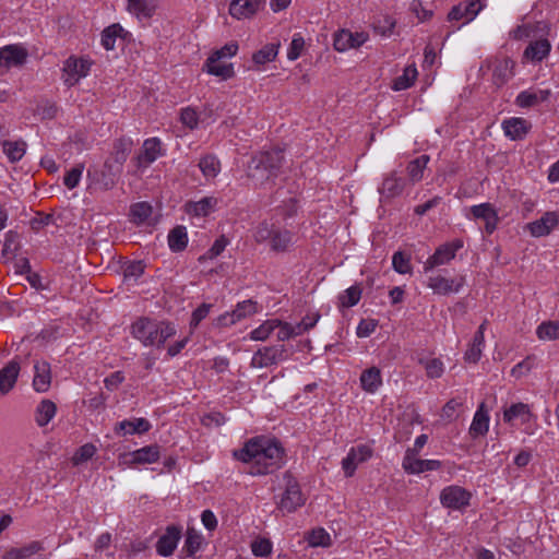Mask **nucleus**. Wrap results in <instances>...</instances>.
I'll return each instance as SVG.
<instances>
[{
    "label": "nucleus",
    "instance_id": "nucleus-32",
    "mask_svg": "<svg viewBox=\"0 0 559 559\" xmlns=\"http://www.w3.org/2000/svg\"><path fill=\"white\" fill-rule=\"evenodd\" d=\"M381 383V372L377 367H371L362 371L360 376V384L366 392L374 393Z\"/></svg>",
    "mask_w": 559,
    "mask_h": 559
},
{
    "label": "nucleus",
    "instance_id": "nucleus-48",
    "mask_svg": "<svg viewBox=\"0 0 559 559\" xmlns=\"http://www.w3.org/2000/svg\"><path fill=\"white\" fill-rule=\"evenodd\" d=\"M238 51V44L236 41H230L224 45L222 48L215 50L210 56V63L218 62L219 60H223L224 58H230L235 56Z\"/></svg>",
    "mask_w": 559,
    "mask_h": 559
},
{
    "label": "nucleus",
    "instance_id": "nucleus-38",
    "mask_svg": "<svg viewBox=\"0 0 559 559\" xmlns=\"http://www.w3.org/2000/svg\"><path fill=\"white\" fill-rule=\"evenodd\" d=\"M417 74H418V72L414 64L406 67L404 69L403 74L394 79L392 88L394 91L407 90L408 87H411L414 84V82L417 78Z\"/></svg>",
    "mask_w": 559,
    "mask_h": 559
},
{
    "label": "nucleus",
    "instance_id": "nucleus-55",
    "mask_svg": "<svg viewBox=\"0 0 559 559\" xmlns=\"http://www.w3.org/2000/svg\"><path fill=\"white\" fill-rule=\"evenodd\" d=\"M276 227L269 225L266 222L260 223L254 230V239L258 242L270 241Z\"/></svg>",
    "mask_w": 559,
    "mask_h": 559
},
{
    "label": "nucleus",
    "instance_id": "nucleus-24",
    "mask_svg": "<svg viewBox=\"0 0 559 559\" xmlns=\"http://www.w3.org/2000/svg\"><path fill=\"white\" fill-rule=\"evenodd\" d=\"M260 10L253 0H233L229 4V14L237 19H250Z\"/></svg>",
    "mask_w": 559,
    "mask_h": 559
},
{
    "label": "nucleus",
    "instance_id": "nucleus-51",
    "mask_svg": "<svg viewBox=\"0 0 559 559\" xmlns=\"http://www.w3.org/2000/svg\"><path fill=\"white\" fill-rule=\"evenodd\" d=\"M392 265L395 272L399 274H407L411 272V262L407 254L402 251H397L392 257Z\"/></svg>",
    "mask_w": 559,
    "mask_h": 559
},
{
    "label": "nucleus",
    "instance_id": "nucleus-16",
    "mask_svg": "<svg viewBox=\"0 0 559 559\" xmlns=\"http://www.w3.org/2000/svg\"><path fill=\"white\" fill-rule=\"evenodd\" d=\"M473 216L477 219L485 222V229L487 234H492L498 225L499 217L497 211L490 203H481L471 207Z\"/></svg>",
    "mask_w": 559,
    "mask_h": 559
},
{
    "label": "nucleus",
    "instance_id": "nucleus-50",
    "mask_svg": "<svg viewBox=\"0 0 559 559\" xmlns=\"http://www.w3.org/2000/svg\"><path fill=\"white\" fill-rule=\"evenodd\" d=\"M309 545L312 547H326L331 544L330 534L323 528L312 530L308 537Z\"/></svg>",
    "mask_w": 559,
    "mask_h": 559
},
{
    "label": "nucleus",
    "instance_id": "nucleus-1",
    "mask_svg": "<svg viewBox=\"0 0 559 559\" xmlns=\"http://www.w3.org/2000/svg\"><path fill=\"white\" fill-rule=\"evenodd\" d=\"M284 454L281 442L264 436L249 439L241 449L233 452L236 460L251 463L249 474L253 476L267 475L280 469L285 463Z\"/></svg>",
    "mask_w": 559,
    "mask_h": 559
},
{
    "label": "nucleus",
    "instance_id": "nucleus-52",
    "mask_svg": "<svg viewBox=\"0 0 559 559\" xmlns=\"http://www.w3.org/2000/svg\"><path fill=\"white\" fill-rule=\"evenodd\" d=\"M84 170V164H78L71 168L63 178V183L68 189H74L78 187L81 176Z\"/></svg>",
    "mask_w": 559,
    "mask_h": 559
},
{
    "label": "nucleus",
    "instance_id": "nucleus-61",
    "mask_svg": "<svg viewBox=\"0 0 559 559\" xmlns=\"http://www.w3.org/2000/svg\"><path fill=\"white\" fill-rule=\"evenodd\" d=\"M515 103L521 108H530V107L536 106L538 104L535 92H532V91L521 92L518 95Z\"/></svg>",
    "mask_w": 559,
    "mask_h": 559
},
{
    "label": "nucleus",
    "instance_id": "nucleus-13",
    "mask_svg": "<svg viewBox=\"0 0 559 559\" xmlns=\"http://www.w3.org/2000/svg\"><path fill=\"white\" fill-rule=\"evenodd\" d=\"M162 155H164V153L162 151L160 140L158 138L146 139L140 154L135 157L136 166L139 168L147 167Z\"/></svg>",
    "mask_w": 559,
    "mask_h": 559
},
{
    "label": "nucleus",
    "instance_id": "nucleus-8",
    "mask_svg": "<svg viewBox=\"0 0 559 559\" xmlns=\"http://www.w3.org/2000/svg\"><path fill=\"white\" fill-rule=\"evenodd\" d=\"M471 498V492L460 486L445 487L440 495L442 506L453 510H461L469 506Z\"/></svg>",
    "mask_w": 559,
    "mask_h": 559
},
{
    "label": "nucleus",
    "instance_id": "nucleus-63",
    "mask_svg": "<svg viewBox=\"0 0 559 559\" xmlns=\"http://www.w3.org/2000/svg\"><path fill=\"white\" fill-rule=\"evenodd\" d=\"M180 120L185 126H187L190 129L197 128L199 122L197 111L189 107L181 110Z\"/></svg>",
    "mask_w": 559,
    "mask_h": 559
},
{
    "label": "nucleus",
    "instance_id": "nucleus-4",
    "mask_svg": "<svg viewBox=\"0 0 559 559\" xmlns=\"http://www.w3.org/2000/svg\"><path fill=\"white\" fill-rule=\"evenodd\" d=\"M285 359H287L285 345L264 346L254 353L250 366L252 368H267Z\"/></svg>",
    "mask_w": 559,
    "mask_h": 559
},
{
    "label": "nucleus",
    "instance_id": "nucleus-5",
    "mask_svg": "<svg viewBox=\"0 0 559 559\" xmlns=\"http://www.w3.org/2000/svg\"><path fill=\"white\" fill-rule=\"evenodd\" d=\"M91 63L83 58H76L75 56L69 57L62 68V79L67 86L75 85L81 78H85L88 74Z\"/></svg>",
    "mask_w": 559,
    "mask_h": 559
},
{
    "label": "nucleus",
    "instance_id": "nucleus-60",
    "mask_svg": "<svg viewBox=\"0 0 559 559\" xmlns=\"http://www.w3.org/2000/svg\"><path fill=\"white\" fill-rule=\"evenodd\" d=\"M305 46V40L300 35H295L287 51V58L292 61L298 59Z\"/></svg>",
    "mask_w": 559,
    "mask_h": 559
},
{
    "label": "nucleus",
    "instance_id": "nucleus-34",
    "mask_svg": "<svg viewBox=\"0 0 559 559\" xmlns=\"http://www.w3.org/2000/svg\"><path fill=\"white\" fill-rule=\"evenodd\" d=\"M203 70L211 75L221 78L222 80H228L235 75L233 63H226L222 60L210 63V57L206 59Z\"/></svg>",
    "mask_w": 559,
    "mask_h": 559
},
{
    "label": "nucleus",
    "instance_id": "nucleus-33",
    "mask_svg": "<svg viewBox=\"0 0 559 559\" xmlns=\"http://www.w3.org/2000/svg\"><path fill=\"white\" fill-rule=\"evenodd\" d=\"M280 46V41L264 45L261 49L252 55L253 63L257 66H264L275 60L278 55Z\"/></svg>",
    "mask_w": 559,
    "mask_h": 559
},
{
    "label": "nucleus",
    "instance_id": "nucleus-64",
    "mask_svg": "<svg viewBox=\"0 0 559 559\" xmlns=\"http://www.w3.org/2000/svg\"><path fill=\"white\" fill-rule=\"evenodd\" d=\"M320 317L321 316L319 312H313L305 316L302 320L296 324L299 333L302 334L304 332H307L310 329H312L319 321Z\"/></svg>",
    "mask_w": 559,
    "mask_h": 559
},
{
    "label": "nucleus",
    "instance_id": "nucleus-42",
    "mask_svg": "<svg viewBox=\"0 0 559 559\" xmlns=\"http://www.w3.org/2000/svg\"><path fill=\"white\" fill-rule=\"evenodd\" d=\"M428 162V155H421L409 162L407 165V174L412 181L417 182L423 178V173Z\"/></svg>",
    "mask_w": 559,
    "mask_h": 559
},
{
    "label": "nucleus",
    "instance_id": "nucleus-39",
    "mask_svg": "<svg viewBox=\"0 0 559 559\" xmlns=\"http://www.w3.org/2000/svg\"><path fill=\"white\" fill-rule=\"evenodd\" d=\"M145 270V264L143 261H124L121 264V272L124 281H136L140 278Z\"/></svg>",
    "mask_w": 559,
    "mask_h": 559
},
{
    "label": "nucleus",
    "instance_id": "nucleus-15",
    "mask_svg": "<svg viewBox=\"0 0 559 559\" xmlns=\"http://www.w3.org/2000/svg\"><path fill=\"white\" fill-rule=\"evenodd\" d=\"M465 278L463 276L456 278H445L443 276H430L428 280V287H430L436 294L448 295L451 293H457L464 285Z\"/></svg>",
    "mask_w": 559,
    "mask_h": 559
},
{
    "label": "nucleus",
    "instance_id": "nucleus-2",
    "mask_svg": "<svg viewBox=\"0 0 559 559\" xmlns=\"http://www.w3.org/2000/svg\"><path fill=\"white\" fill-rule=\"evenodd\" d=\"M131 334L144 346L160 348L165 342L176 334V328L167 321H157L141 317L131 325Z\"/></svg>",
    "mask_w": 559,
    "mask_h": 559
},
{
    "label": "nucleus",
    "instance_id": "nucleus-20",
    "mask_svg": "<svg viewBox=\"0 0 559 559\" xmlns=\"http://www.w3.org/2000/svg\"><path fill=\"white\" fill-rule=\"evenodd\" d=\"M504 134L513 141L522 140L530 131L531 123L523 118H510L502 122Z\"/></svg>",
    "mask_w": 559,
    "mask_h": 559
},
{
    "label": "nucleus",
    "instance_id": "nucleus-10",
    "mask_svg": "<svg viewBox=\"0 0 559 559\" xmlns=\"http://www.w3.org/2000/svg\"><path fill=\"white\" fill-rule=\"evenodd\" d=\"M181 538V527L177 525H169L166 527L165 533L158 538L156 543V551L159 556L169 557L177 548L178 542Z\"/></svg>",
    "mask_w": 559,
    "mask_h": 559
},
{
    "label": "nucleus",
    "instance_id": "nucleus-45",
    "mask_svg": "<svg viewBox=\"0 0 559 559\" xmlns=\"http://www.w3.org/2000/svg\"><path fill=\"white\" fill-rule=\"evenodd\" d=\"M536 334L540 340H559V322H543L540 325H538Z\"/></svg>",
    "mask_w": 559,
    "mask_h": 559
},
{
    "label": "nucleus",
    "instance_id": "nucleus-58",
    "mask_svg": "<svg viewBox=\"0 0 559 559\" xmlns=\"http://www.w3.org/2000/svg\"><path fill=\"white\" fill-rule=\"evenodd\" d=\"M278 329V332H277V340L278 341H286V340H289L294 336H298L300 335L298 329H297V325H292L290 323H287V322H282L281 321V324L277 326Z\"/></svg>",
    "mask_w": 559,
    "mask_h": 559
},
{
    "label": "nucleus",
    "instance_id": "nucleus-49",
    "mask_svg": "<svg viewBox=\"0 0 559 559\" xmlns=\"http://www.w3.org/2000/svg\"><path fill=\"white\" fill-rule=\"evenodd\" d=\"M97 449L93 443H85L81 445L72 457V462L74 465H80L88 460H91L96 453Z\"/></svg>",
    "mask_w": 559,
    "mask_h": 559
},
{
    "label": "nucleus",
    "instance_id": "nucleus-28",
    "mask_svg": "<svg viewBox=\"0 0 559 559\" xmlns=\"http://www.w3.org/2000/svg\"><path fill=\"white\" fill-rule=\"evenodd\" d=\"M128 11L139 20L151 19L157 8L156 0H127Z\"/></svg>",
    "mask_w": 559,
    "mask_h": 559
},
{
    "label": "nucleus",
    "instance_id": "nucleus-12",
    "mask_svg": "<svg viewBox=\"0 0 559 559\" xmlns=\"http://www.w3.org/2000/svg\"><path fill=\"white\" fill-rule=\"evenodd\" d=\"M122 173V167L112 162L111 158H107L103 165L100 171H95L93 176H97L96 182L104 190H110L115 187L118 178Z\"/></svg>",
    "mask_w": 559,
    "mask_h": 559
},
{
    "label": "nucleus",
    "instance_id": "nucleus-3",
    "mask_svg": "<svg viewBox=\"0 0 559 559\" xmlns=\"http://www.w3.org/2000/svg\"><path fill=\"white\" fill-rule=\"evenodd\" d=\"M284 164V154L280 148L261 152L251 157L248 163L247 174L255 185H264L265 182L276 178Z\"/></svg>",
    "mask_w": 559,
    "mask_h": 559
},
{
    "label": "nucleus",
    "instance_id": "nucleus-44",
    "mask_svg": "<svg viewBox=\"0 0 559 559\" xmlns=\"http://www.w3.org/2000/svg\"><path fill=\"white\" fill-rule=\"evenodd\" d=\"M361 297V288L358 285H353L340 295V307L350 308L357 305Z\"/></svg>",
    "mask_w": 559,
    "mask_h": 559
},
{
    "label": "nucleus",
    "instance_id": "nucleus-14",
    "mask_svg": "<svg viewBox=\"0 0 559 559\" xmlns=\"http://www.w3.org/2000/svg\"><path fill=\"white\" fill-rule=\"evenodd\" d=\"M368 36L365 33H352L347 29H341L334 35L333 46L337 51H345L349 48H358L366 40Z\"/></svg>",
    "mask_w": 559,
    "mask_h": 559
},
{
    "label": "nucleus",
    "instance_id": "nucleus-54",
    "mask_svg": "<svg viewBox=\"0 0 559 559\" xmlns=\"http://www.w3.org/2000/svg\"><path fill=\"white\" fill-rule=\"evenodd\" d=\"M395 27V21L391 16H384L373 23V29L381 36H390Z\"/></svg>",
    "mask_w": 559,
    "mask_h": 559
},
{
    "label": "nucleus",
    "instance_id": "nucleus-43",
    "mask_svg": "<svg viewBox=\"0 0 559 559\" xmlns=\"http://www.w3.org/2000/svg\"><path fill=\"white\" fill-rule=\"evenodd\" d=\"M152 214V206L147 202H139L130 207L131 221L135 224L144 223Z\"/></svg>",
    "mask_w": 559,
    "mask_h": 559
},
{
    "label": "nucleus",
    "instance_id": "nucleus-27",
    "mask_svg": "<svg viewBox=\"0 0 559 559\" xmlns=\"http://www.w3.org/2000/svg\"><path fill=\"white\" fill-rule=\"evenodd\" d=\"M133 147V141L130 138L121 136L115 140L112 152L109 158L117 165L123 166Z\"/></svg>",
    "mask_w": 559,
    "mask_h": 559
},
{
    "label": "nucleus",
    "instance_id": "nucleus-22",
    "mask_svg": "<svg viewBox=\"0 0 559 559\" xmlns=\"http://www.w3.org/2000/svg\"><path fill=\"white\" fill-rule=\"evenodd\" d=\"M515 62L510 58L495 61L492 80L497 86L504 85L514 75Z\"/></svg>",
    "mask_w": 559,
    "mask_h": 559
},
{
    "label": "nucleus",
    "instance_id": "nucleus-17",
    "mask_svg": "<svg viewBox=\"0 0 559 559\" xmlns=\"http://www.w3.org/2000/svg\"><path fill=\"white\" fill-rule=\"evenodd\" d=\"M558 223L559 217L556 212H546L539 219L530 223L527 228L532 236L543 237L549 235Z\"/></svg>",
    "mask_w": 559,
    "mask_h": 559
},
{
    "label": "nucleus",
    "instance_id": "nucleus-36",
    "mask_svg": "<svg viewBox=\"0 0 559 559\" xmlns=\"http://www.w3.org/2000/svg\"><path fill=\"white\" fill-rule=\"evenodd\" d=\"M57 406L50 400H43L36 408V423L39 427L46 426L56 415Z\"/></svg>",
    "mask_w": 559,
    "mask_h": 559
},
{
    "label": "nucleus",
    "instance_id": "nucleus-25",
    "mask_svg": "<svg viewBox=\"0 0 559 559\" xmlns=\"http://www.w3.org/2000/svg\"><path fill=\"white\" fill-rule=\"evenodd\" d=\"M550 49L551 45L548 39L540 38L537 40H533L525 48L524 57L534 62H540L549 55Z\"/></svg>",
    "mask_w": 559,
    "mask_h": 559
},
{
    "label": "nucleus",
    "instance_id": "nucleus-41",
    "mask_svg": "<svg viewBox=\"0 0 559 559\" xmlns=\"http://www.w3.org/2000/svg\"><path fill=\"white\" fill-rule=\"evenodd\" d=\"M280 324L281 320L278 319L266 320L260 326L251 331L250 338L253 341H265Z\"/></svg>",
    "mask_w": 559,
    "mask_h": 559
},
{
    "label": "nucleus",
    "instance_id": "nucleus-46",
    "mask_svg": "<svg viewBox=\"0 0 559 559\" xmlns=\"http://www.w3.org/2000/svg\"><path fill=\"white\" fill-rule=\"evenodd\" d=\"M202 174L207 178H214L219 171V162L213 155H206L199 162Z\"/></svg>",
    "mask_w": 559,
    "mask_h": 559
},
{
    "label": "nucleus",
    "instance_id": "nucleus-62",
    "mask_svg": "<svg viewBox=\"0 0 559 559\" xmlns=\"http://www.w3.org/2000/svg\"><path fill=\"white\" fill-rule=\"evenodd\" d=\"M377 325L378 322L374 319H362L357 326L356 334L358 337H368L374 332Z\"/></svg>",
    "mask_w": 559,
    "mask_h": 559
},
{
    "label": "nucleus",
    "instance_id": "nucleus-47",
    "mask_svg": "<svg viewBox=\"0 0 559 559\" xmlns=\"http://www.w3.org/2000/svg\"><path fill=\"white\" fill-rule=\"evenodd\" d=\"M120 32H122V27L119 24H112L103 31L102 45L106 50L115 48V43Z\"/></svg>",
    "mask_w": 559,
    "mask_h": 559
},
{
    "label": "nucleus",
    "instance_id": "nucleus-40",
    "mask_svg": "<svg viewBox=\"0 0 559 559\" xmlns=\"http://www.w3.org/2000/svg\"><path fill=\"white\" fill-rule=\"evenodd\" d=\"M203 537L194 528H188L182 552L185 557H193L200 549Z\"/></svg>",
    "mask_w": 559,
    "mask_h": 559
},
{
    "label": "nucleus",
    "instance_id": "nucleus-18",
    "mask_svg": "<svg viewBox=\"0 0 559 559\" xmlns=\"http://www.w3.org/2000/svg\"><path fill=\"white\" fill-rule=\"evenodd\" d=\"M33 388L37 392H47L51 383L50 364L46 360H37L34 365Z\"/></svg>",
    "mask_w": 559,
    "mask_h": 559
},
{
    "label": "nucleus",
    "instance_id": "nucleus-26",
    "mask_svg": "<svg viewBox=\"0 0 559 559\" xmlns=\"http://www.w3.org/2000/svg\"><path fill=\"white\" fill-rule=\"evenodd\" d=\"M404 179L396 176V173H391L384 178L382 186L379 188V193L386 198L392 199L400 195L404 190Z\"/></svg>",
    "mask_w": 559,
    "mask_h": 559
},
{
    "label": "nucleus",
    "instance_id": "nucleus-35",
    "mask_svg": "<svg viewBox=\"0 0 559 559\" xmlns=\"http://www.w3.org/2000/svg\"><path fill=\"white\" fill-rule=\"evenodd\" d=\"M132 463L146 464L154 463L159 459V447L156 444L146 445L132 452Z\"/></svg>",
    "mask_w": 559,
    "mask_h": 559
},
{
    "label": "nucleus",
    "instance_id": "nucleus-21",
    "mask_svg": "<svg viewBox=\"0 0 559 559\" xmlns=\"http://www.w3.org/2000/svg\"><path fill=\"white\" fill-rule=\"evenodd\" d=\"M20 369V364L16 360H11L0 370L1 394H8L14 388Z\"/></svg>",
    "mask_w": 559,
    "mask_h": 559
},
{
    "label": "nucleus",
    "instance_id": "nucleus-29",
    "mask_svg": "<svg viewBox=\"0 0 559 559\" xmlns=\"http://www.w3.org/2000/svg\"><path fill=\"white\" fill-rule=\"evenodd\" d=\"M489 428V416L485 408V403H481L476 411L472 425L469 427V435L473 438L484 436L487 433Z\"/></svg>",
    "mask_w": 559,
    "mask_h": 559
},
{
    "label": "nucleus",
    "instance_id": "nucleus-31",
    "mask_svg": "<svg viewBox=\"0 0 559 559\" xmlns=\"http://www.w3.org/2000/svg\"><path fill=\"white\" fill-rule=\"evenodd\" d=\"M294 234L287 229L275 228L270 247L275 252H285L293 245Z\"/></svg>",
    "mask_w": 559,
    "mask_h": 559
},
{
    "label": "nucleus",
    "instance_id": "nucleus-37",
    "mask_svg": "<svg viewBox=\"0 0 559 559\" xmlns=\"http://www.w3.org/2000/svg\"><path fill=\"white\" fill-rule=\"evenodd\" d=\"M3 153L11 163L19 162L25 154L26 143L24 141H3Z\"/></svg>",
    "mask_w": 559,
    "mask_h": 559
},
{
    "label": "nucleus",
    "instance_id": "nucleus-53",
    "mask_svg": "<svg viewBox=\"0 0 559 559\" xmlns=\"http://www.w3.org/2000/svg\"><path fill=\"white\" fill-rule=\"evenodd\" d=\"M227 242L228 241L224 236L219 237L218 239H216L214 241L212 247L204 254H202L199 258V261L203 262L205 260H209V259L211 260V259L216 258L224 251L225 247L227 246Z\"/></svg>",
    "mask_w": 559,
    "mask_h": 559
},
{
    "label": "nucleus",
    "instance_id": "nucleus-57",
    "mask_svg": "<svg viewBox=\"0 0 559 559\" xmlns=\"http://www.w3.org/2000/svg\"><path fill=\"white\" fill-rule=\"evenodd\" d=\"M530 414L528 406L524 403L512 404L503 413L504 421H512L514 418Z\"/></svg>",
    "mask_w": 559,
    "mask_h": 559
},
{
    "label": "nucleus",
    "instance_id": "nucleus-6",
    "mask_svg": "<svg viewBox=\"0 0 559 559\" xmlns=\"http://www.w3.org/2000/svg\"><path fill=\"white\" fill-rule=\"evenodd\" d=\"M285 477L287 478L286 488L278 503V508L282 511L290 513L301 507L305 503V499L298 483L288 474H286Z\"/></svg>",
    "mask_w": 559,
    "mask_h": 559
},
{
    "label": "nucleus",
    "instance_id": "nucleus-19",
    "mask_svg": "<svg viewBox=\"0 0 559 559\" xmlns=\"http://www.w3.org/2000/svg\"><path fill=\"white\" fill-rule=\"evenodd\" d=\"M151 423L145 418H134L131 420H122L115 425L114 431L117 435H134V433H144L151 429Z\"/></svg>",
    "mask_w": 559,
    "mask_h": 559
},
{
    "label": "nucleus",
    "instance_id": "nucleus-11",
    "mask_svg": "<svg viewBox=\"0 0 559 559\" xmlns=\"http://www.w3.org/2000/svg\"><path fill=\"white\" fill-rule=\"evenodd\" d=\"M258 311L257 302L248 299L241 301L231 312H226L218 317V324L222 326H229L240 321L241 319L251 316Z\"/></svg>",
    "mask_w": 559,
    "mask_h": 559
},
{
    "label": "nucleus",
    "instance_id": "nucleus-59",
    "mask_svg": "<svg viewBox=\"0 0 559 559\" xmlns=\"http://www.w3.org/2000/svg\"><path fill=\"white\" fill-rule=\"evenodd\" d=\"M425 369L429 378L437 379L443 373V364L438 358L429 359L425 362Z\"/></svg>",
    "mask_w": 559,
    "mask_h": 559
},
{
    "label": "nucleus",
    "instance_id": "nucleus-30",
    "mask_svg": "<svg viewBox=\"0 0 559 559\" xmlns=\"http://www.w3.org/2000/svg\"><path fill=\"white\" fill-rule=\"evenodd\" d=\"M188 235L182 225H177L168 234V246L173 252H181L187 248Z\"/></svg>",
    "mask_w": 559,
    "mask_h": 559
},
{
    "label": "nucleus",
    "instance_id": "nucleus-56",
    "mask_svg": "<svg viewBox=\"0 0 559 559\" xmlns=\"http://www.w3.org/2000/svg\"><path fill=\"white\" fill-rule=\"evenodd\" d=\"M251 549L257 557H267L272 552V543L266 538H259L252 542Z\"/></svg>",
    "mask_w": 559,
    "mask_h": 559
},
{
    "label": "nucleus",
    "instance_id": "nucleus-23",
    "mask_svg": "<svg viewBox=\"0 0 559 559\" xmlns=\"http://www.w3.org/2000/svg\"><path fill=\"white\" fill-rule=\"evenodd\" d=\"M441 467V462L438 460H421L414 457L403 459V468L409 474H419L426 471H436Z\"/></svg>",
    "mask_w": 559,
    "mask_h": 559
},
{
    "label": "nucleus",
    "instance_id": "nucleus-7",
    "mask_svg": "<svg viewBox=\"0 0 559 559\" xmlns=\"http://www.w3.org/2000/svg\"><path fill=\"white\" fill-rule=\"evenodd\" d=\"M463 248V240L455 239L452 242H448L441 245L437 248L435 253L428 258V260L424 264V270L426 272L432 270L436 266L442 265L454 259L457 250Z\"/></svg>",
    "mask_w": 559,
    "mask_h": 559
},
{
    "label": "nucleus",
    "instance_id": "nucleus-9",
    "mask_svg": "<svg viewBox=\"0 0 559 559\" xmlns=\"http://www.w3.org/2000/svg\"><path fill=\"white\" fill-rule=\"evenodd\" d=\"M372 456V449L369 445L360 444L352 448L347 455L342 461V467L346 477H352L355 474L357 465L366 462Z\"/></svg>",
    "mask_w": 559,
    "mask_h": 559
}]
</instances>
